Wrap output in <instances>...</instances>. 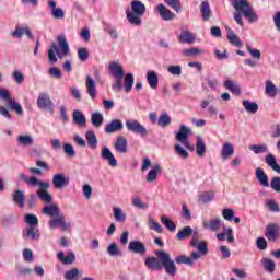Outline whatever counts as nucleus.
Here are the masks:
<instances>
[{"mask_svg": "<svg viewBox=\"0 0 280 280\" xmlns=\"http://www.w3.org/2000/svg\"><path fill=\"white\" fill-rule=\"evenodd\" d=\"M156 257L149 256L144 260V266L148 270H152L155 272H161V270H165L166 275L170 277H176V264L170 257V253L165 250H158L155 252Z\"/></svg>", "mask_w": 280, "mask_h": 280, "instance_id": "nucleus-1", "label": "nucleus"}, {"mask_svg": "<svg viewBox=\"0 0 280 280\" xmlns=\"http://www.w3.org/2000/svg\"><path fill=\"white\" fill-rule=\"evenodd\" d=\"M57 42L61 52H58V45L56 43L50 45V48L48 49V60L50 65H56L58 58H62V56H69V42H67V37H65V35H59ZM56 54L58 57H56Z\"/></svg>", "mask_w": 280, "mask_h": 280, "instance_id": "nucleus-2", "label": "nucleus"}, {"mask_svg": "<svg viewBox=\"0 0 280 280\" xmlns=\"http://www.w3.org/2000/svg\"><path fill=\"white\" fill-rule=\"evenodd\" d=\"M232 5L234 10L243 14L249 23H257V21H259V15H257V12H255L248 0H233Z\"/></svg>", "mask_w": 280, "mask_h": 280, "instance_id": "nucleus-3", "label": "nucleus"}, {"mask_svg": "<svg viewBox=\"0 0 280 280\" xmlns=\"http://www.w3.org/2000/svg\"><path fill=\"white\" fill-rule=\"evenodd\" d=\"M109 71L112 75L116 78L115 83L112 85L113 91H116V93H121V89H124V75H126L124 67L114 61L109 65Z\"/></svg>", "mask_w": 280, "mask_h": 280, "instance_id": "nucleus-4", "label": "nucleus"}, {"mask_svg": "<svg viewBox=\"0 0 280 280\" xmlns=\"http://www.w3.org/2000/svg\"><path fill=\"white\" fill-rule=\"evenodd\" d=\"M191 135V129H189L187 126L182 125L179 127L178 132L176 133V139L179 141V143H183L186 150H189L190 152H194L196 150V147L191 143H189V136Z\"/></svg>", "mask_w": 280, "mask_h": 280, "instance_id": "nucleus-5", "label": "nucleus"}, {"mask_svg": "<svg viewBox=\"0 0 280 280\" xmlns=\"http://www.w3.org/2000/svg\"><path fill=\"white\" fill-rule=\"evenodd\" d=\"M265 237L271 244H275L277 240H280V226L277 223H269L266 226Z\"/></svg>", "mask_w": 280, "mask_h": 280, "instance_id": "nucleus-6", "label": "nucleus"}, {"mask_svg": "<svg viewBox=\"0 0 280 280\" xmlns=\"http://www.w3.org/2000/svg\"><path fill=\"white\" fill-rule=\"evenodd\" d=\"M126 127L129 132H135V135H140V137H148V129L138 120H127Z\"/></svg>", "mask_w": 280, "mask_h": 280, "instance_id": "nucleus-7", "label": "nucleus"}, {"mask_svg": "<svg viewBox=\"0 0 280 280\" xmlns=\"http://www.w3.org/2000/svg\"><path fill=\"white\" fill-rule=\"evenodd\" d=\"M37 106L40 110H49V113L54 114V102L49 98V94L42 93L37 98Z\"/></svg>", "mask_w": 280, "mask_h": 280, "instance_id": "nucleus-8", "label": "nucleus"}, {"mask_svg": "<svg viewBox=\"0 0 280 280\" xmlns=\"http://www.w3.org/2000/svg\"><path fill=\"white\" fill-rule=\"evenodd\" d=\"M128 250L130 253H135L136 255H145L148 253V248H145V244H143L141 241H131L128 245Z\"/></svg>", "mask_w": 280, "mask_h": 280, "instance_id": "nucleus-9", "label": "nucleus"}, {"mask_svg": "<svg viewBox=\"0 0 280 280\" xmlns=\"http://www.w3.org/2000/svg\"><path fill=\"white\" fill-rule=\"evenodd\" d=\"M69 183V177L65 176L62 173L55 174L52 177V185L56 189H63Z\"/></svg>", "mask_w": 280, "mask_h": 280, "instance_id": "nucleus-10", "label": "nucleus"}, {"mask_svg": "<svg viewBox=\"0 0 280 280\" xmlns=\"http://www.w3.org/2000/svg\"><path fill=\"white\" fill-rule=\"evenodd\" d=\"M24 240H32L33 242H38L40 240V230L38 228L28 226L23 232Z\"/></svg>", "mask_w": 280, "mask_h": 280, "instance_id": "nucleus-11", "label": "nucleus"}, {"mask_svg": "<svg viewBox=\"0 0 280 280\" xmlns=\"http://www.w3.org/2000/svg\"><path fill=\"white\" fill-rule=\"evenodd\" d=\"M119 130H124V122L119 119H113L105 126L106 135H114V132H119Z\"/></svg>", "mask_w": 280, "mask_h": 280, "instance_id": "nucleus-12", "label": "nucleus"}, {"mask_svg": "<svg viewBox=\"0 0 280 280\" xmlns=\"http://www.w3.org/2000/svg\"><path fill=\"white\" fill-rule=\"evenodd\" d=\"M156 10L163 21H174V19H176V14L167 9L165 4H159Z\"/></svg>", "mask_w": 280, "mask_h": 280, "instance_id": "nucleus-13", "label": "nucleus"}, {"mask_svg": "<svg viewBox=\"0 0 280 280\" xmlns=\"http://www.w3.org/2000/svg\"><path fill=\"white\" fill-rule=\"evenodd\" d=\"M49 226L50 229H58V226H60L62 231H69V229H71V223L65 222V215L61 214L51 220Z\"/></svg>", "mask_w": 280, "mask_h": 280, "instance_id": "nucleus-14", "label": "nucleus"}, {"mask_svg": "<svg viewBox=\"0 0 280 280\" xmlns=\"http://www.w3.org/2000/svg\"><path fill=\"white\" fill-rule=\"evenodd\" d=\"M101 156L104 161H108L110 167H117V159H115V155L108 147H103Z\"/></svg>", "mask_w": 280, "mask_h": 280, "instance_id": "nucleus-15", "label": "nucleus"}, {"mask_svg": "<svg viewBox=\"0 0 280 280\" xmlns=\"http://www.w3.org/2000/svg\"><path fill=\"white\" fill-rule=\"evenodd\" d=\"M114 148L119 154H126V152H128V140L126 139V137H118L116 139V142L114 143Z\"/></svg>", "mask_w": 280, "mask_h": 280, "instance_id": "nucleus-16", "label": "nucleus"}, {"mask_svg": "<svg viewBox=\"0 0 280 280\" xmlns=\"http://www.w3.org/2000/svg\"><path fill=\"white\" fill-rule=\"evenodd\" d=\"M226 32H228V40L230 43V45H233V47H243V43L242 39H240V36H237L235 34V32L233 30H231V27L226 26Z\"/></svg>", "mask_w": 280, "mask_h": 280, "instance_id": "nucleus-17", "label": "nucleus"}, {"mask_svg": "<svg viewBox=\"0 0 280 280\" xmlns=\"http://www.w3.org/2000/svg\"><path fill=\"white\" fill-rule=\"evenodd\" d=\"M256 178L262 187H270V182L268 180V175L266 174L264 168H261V167L256 168Z\"/></svg>", "mask_w": 280, "mask_h": 280, "instance_id": "nucleus-18", "label": "nucleus"}, {"mask_svg": "<svg viewBox=\"0 0 280 280\" xmlns=\"http://www.w3.org/2000/svg\"><path fill=\"white\" fill-rule=\"evenodd\" d=\"M178 40L182 43V45H191L192 43H196V36L189 31H184L180 33Z\"/></svg>", "mask_w": 280, "mask_h": 280, "instance_id": "nucleus-19", "label": "nucleus"}, {"mask_svg": "<svg viewBox=\"0 0 280 280\" xmlns=\"http://www.w3.org/2000/svg\"><path fill=\"white\" fill-rule=\"evenodd\" d=\"M12 199L13 202H15V205H18L20 207V209H24L25 208V194H23V190H15L12 194Z\"/></svg>", "mask_w": 280, "mask_h": 280, "instance_id": "nucleus-20", "label": "nucleus"}, {"mask_svg": "<svg viewBox=\"0 0 280 280\" xmlns=\"http://www.w3.org/2000/svg\"><path fill=\"white\" fill-rule=\"evenodd\" d=\"M86 89L88 95H90L92 100H95V97H97V90L95 88V80L91 78V75L86 77Z\"/></svg>", "mask_w": 280, "mask_h": 280, "instance_id": "nucleus-21", "label": "nucleus"}, {"mask_svg": "<svg viewBox=\"0 0 280 280\" xmlns=\"http://www.w3.org/2000/svg\"><path fill=\"white\" fill-rule=\"evenodd\" d=\"M233 154H235V147H233V144L230 142H225L221 150L223 161H226V159H230V156H233Z\"/></svg>", "mask_w": 280, "mask_h": 280, "instance_id": "nucleus-22", "label": "nucleus"}, {"mask_svg": "<svg viewBox=\"0 0 280 280\" xmlns=\"http://www.w3.org/2000/svg\"><path fill=\"white\" fill-rule=\"evenodd\" d=\"M42 213L50 218H58L60 215V208L57 205H50L43 208Z\"/></svg>", "mask_w": 280, "mask_h": 280, "instance_id": "nucleus-23", "label": "nucleus"}, {"mask_svg": "<svg viewBox=\"0 0 280 280\" xmlns=\"http://www.w3.org/2000/svg\"><path fill=\"white\" fill-rule=\"evenodd\" d=\"M131 10L133 14H137L138 16H143L145 12V4H143L139 0H133L131 2Z\"/></svg>", "mask_w": 280, "mask_h": 280, "instance_id": "nucleus-24", "label": "nucleus"}, {"mask_svg": "<svg viewBox=\"0 0 280 280\" xmlns=\"http://www.w3.org/2000/svg\"><path fill=\"white\" fill-rule=\"evenodd\" d=\"M159 174H163V168H161V165L155 164L147 175V183H154Z\"/></svg>", "mask_w": 280, "mask_h": 280, "instance_id": "nucleus-25", "label": "nucleus"}, {"mask_svg": "<svg viewBox=\"0 0 280 280\" xmlns=\"http://www.w3.org/2000/svg\"><path fill=\"white\" fill-rule=\"evenodd\" d=\"M265 163L273 170V172H277V174H280V165L277 163V158L273 154H268L265 158Z\"/></svg>", "mask_w": 280, "mask_h": 280, "instance_id": "nucleus-26", "label": "nucleus"}, {"mask_svg": "<svg viewBox=\"0 0 280 280\" xmlns=\"http://www.w3.org/2000/svg\"><path fill=\"white\" fill-rule=\"evenodd\" d=\"M194 235V229L191 226L187 225L184 226L177 234H176V240L179 242H183V240H187V237H191Z\"/></svg>", "mask_w": 280, "mask_h": 280, "instance_id": "nucleus-27", "label": "nucleus"}, {"mask_svg": "<svg viewBox=\"0 0 280 280\" xmlns=\"http://www.w3.org/2000/svg\"><path fill=\"white\" fill-rule=\"evenodd\" d=\"M73 121L77 126H86V116L78 109L72 113Z\"/></svg>", "mask_w": 280, "mask_h": 280, "instance_id": "nucleus-28", "label": "nucleus"}, {"mask_svg": "<svg viewBox=\"0 0 280 280\" xmlns=\"http://www.w3.org/2000/svg\"><path fill=\"white\" fill-rule=\"evenodd\" d=\"M85 138L88 141L89 148H91L92 150H95V148H97V136H95V131L88 130L85 133Z\"/></svg>", "mask_w": 280, "mask_h": 280, "instance_id": "nucleus-29", "label": "nucleus"}, {"mask_svg": "<svg viewBox=\"0 0 280 280\" xmlns=\"http://www.w3.org/2000/svg\"><path fill=\"white\" fill-rule=\"evenodd\" d=\"M147 82L152 89L159 88V74L155 71H148L147 72Z\"/></svg>", "mask_w": 280, "mask_h": 280, "instance_id": "nucleus-30", "label": "nucleus"}, {"mask_svg": "<svg viewBox=\"0 0 280 280\" xmlns=\"http://www.w3.org/2000/svg\"><path fill=\"white\" fill-rule=\"evenodd\" d=\"M200 12L203 21H209V19H211V7L209 5V1L201 2Z\"/></svg>", "mask_w": 280, "mask_h": 280, "instance_id": "nucleus-31", "label": "nucleus"}, {"mask_svg": "<svg viewBox=\"0 0 280 280\" xmlns=\"http://www.w3.org/2000/svg\"><path fill=\"white\" fill-rule=\"evenodd\" d=\"M261 265L264 267V270H266L267 272H270L271 275L272 272H275V269L277 268V264H275V260L270 258H264L261 260Z\"/></svg>", "mask_w": 280, "mask_h": 280, "instance_id": "nucleus-32", "label": "nucleus"}, {"mask_svg": "<svg viewBox=\"0 0 280 280\" xmlns=\"http://www.w3.org/2000/svg\"><path fill=\"white\" fill-rule=\"evenodd\" d=\"M126 14H127V21H129L131 25H136V26L141 25L142 23L140 18L141 15L132 13L131 11H126Z\"/></svg>", "mask_w": 280, "mask_h": 280, "instance_id": "nucleus-33", "label": "nucleus"}, {"mask_svg": "<svg viewBox=\"0 0 280 280\" xmlns=\"http://www.w3.org/2000/svg\"><path fill=\"white\" fill-rule=\"evenodd\" d=\"M172 124V118L167 113H163L158 119V126L160 128H167Z\"/></svg>", "mask_w": 280, "mask_h": 280, "instance_id": "nucleus-34", "label": "nucleus"}, {"mask_svg": "<svg viewBox=\"0 0 280 280\" xmlns=\"http://www.w3.org/2000/svg\"><path fill=\"white\" fill-rule=\"evenodd\" d=\"M125 91L130 93L132 91V86H135V75L132 73H127L125 75Z\"/></svg>", "mask_w": 280, "mask_h": 280, "instance_id": "nucleus-35", "label": "nucleus"}, {"mask_svg": "<svg viewBox=\"0 0 280 280\" xmlns=\"http://www.w3.org/2000/svg\"><path fill=\"white\" fill-rule=\"evenodd\" d=\"M92 126L100 128L104 124V115L101 113H93L91 116Z\"/></svg>", "mask_w": 280, "mask_h": 280, "instance_id": "nucleus-36", "label": "nucleus"}, {"mask_svg": "<svg viewBox=\"0 0 280 280\" xmlns=\"http://www.w3.org/2000/svg\"><path fill=\"white\" fill-rule=\"evenodd\" d=\"M243 106L247 113H257L259 110V105L255 102H250L248 100L243 101Z\"/></svg>", "mask_w": 280, "mask_h": 280, "instance_id": "nucleus-37", "label": "nucleus"}, {"mask_svg": "<svg viewBox=\"0 0 280 280\" xmlns=\"http://www.w3.org/2000/svg\"><path fill=\"white\" fill-rule=\"evenodd\" d=\"M265 93L269 95V97H277V86L275 85V83H272V81H266Z\"/></svg>", "mask_w": 280, "mask_h": 280, "instance_id": "nucleus-38", "label": "nucleus"}, {"mask_svg": "<svg viewBox=\"0 0 280 280\" xmlns=\"http://www.w3.org/2000/svg\"><path fill=\"white\" fill-rule=\"evenodd\" d=\"M37 196L43 202H47L48 205H51V202H54V197L47 190H38Z\"/></svg>", "mask_w": 280, "mask_h": 280, "instance_id": "nucleus-39", "label": "nucleus"}, {"mask_svg": "<svg viewBox=\"0 0 280 280\" xmlns=\"http://www.w3.org/2000/svg\"><path fill=\"white\" fill-rule=\"evenodd\" d=\"M207 152V144H205V140L200 136H197V154L198 156H205Z\"/></svg>", "mask_w": 280, "mask_h": 280, "instance_id": "nucleus-40", "label": "nucleus"}, {"mask_svg": "<svg viewBox=\"0 0 280 280\" xmlns=\"http://www.w3.org/2000/svg\"><path fill=\"white\" fill-rule=\"evenodd\" d=\"M161 222L168 231H171V233H174V231H176V223H174V221H172L170 218L163 215L161 217Z\"/></svg>", "mask_w": 280, "mask_h": 280, "instance_id": "nucleus-41", "label": "nucleus"}, {"mask_svg": "<svg viewBox=\"0 0 280 280\" xmlns=\"http://www.w3.org/2000/svg\"><path fill=\"white\" fill-rule=\"evenodd\" d=\"M223 86H225V89H229V91H231V93H233L234 95H240V93H242L240 86L235 85V83H233V81L231 80H226L223 83Z\"/></svg>", "mask_w": 280, "mask_h": 280, "instance_id": "nucleus-42", "label": "nucleus"}, {"mask_svg": "<svg viewBox=\"0 0 280 280\" xmlns=\"http://www.w3.org/2000/svg\"><path fill=\"white\" fill-rule=\"evenodd\" d=\"M107 253H108V255H110L112 257H121V250H120L119 247L117 246V243H112V244L107 247Z\"/></svg>", "mask_w": 280, "mask_h": 280, "instance_id": "nucleus-43", "label": "nucleus"}, {"mask_svg": "<svg viewBox=\"0 0 280 280\" xmlns=\"http://www.w3.org/2000/svg\"><path fill=\"white\" fill-rule=\"evenodd\" d=\"M176 264H186L187 266H194V259L185 255H179L175 258Z\"/></svg>", "mask_w": 280, "mask_h": 280, "instance_id": "nucleus-44", "label": "nucleus"}, {"mask_svg": "<svg viewBox=\"0 0 280 280\" xmlns=\"http://www.w3.org/2000/svg\"><path fill=\"white\" fill-rule=\"evenodd\" d=\"M149 229L156 233H163V226H161L159 222L154 221L152 217L149 218Z\"/></svg>", "mask_w": 280, "mask_h": 280, "instance_id": "nucleus-45", "label": "nucleus"}, {"mask_svg": "<svg viewBox=\"0 0 280 280\" xmlns=\"http://www.w3.org/2000/svg\"><path fill=\"white\" fill-rule=\"evenodd\" d=\"M20 178H21V180H23V183H25L28 187H36V177L32 176V177L27 178V175H25V173H21V174H20Z\"/></svg>", "mask_w": 280, "mask_h": 280, "instance_id": "nucleus-46", "label": "nucleus"}, {"mask_svg": "<svg viewBox=\"0 0 280 280\" xmlns=\"http://www.w3.org/2000/svg\"><path fill=\"white\" fill-rule=\"evenodd\" d=\"M213 198H215L213 191H206L199 196V199L201 200V202H203V205L213 201Z\"/></svg>", "mask_w": 280, "mask_h": 280, "instance_id": "nucleus-47", "label": "nucleus"}, {"mask_svg": "<svg viewBox=\"0 0 280 280\" xmlns=\"http://www.w3.org/2000/svg\"><path fill=\"white\" fill-rule=\"evenodd\" d=\"M249 150L254 154H264L265 152H268V148L264 144H254V145L249 147Z\"/></svg>", "mask_w": 280, "mask_h": 280, "instance_id": "nucleus-48", "label": "nucleus"}, {"mask_svg": "<svg viewBox=\"0 0 280 280\" xmlns=\"http://www.w3.org/2000/svg\"><path fill=\"white\" fill-rule=\"evenodd\" d=\"M25 222L28 226L38 228V217L35 214H26Z\"/></svg>", "mask_w": 280, "mask_h": 280, "instance_id": "nucleus-49", "label": "nucleus"}, {"mask_svg": "<svg viewBox=\"0 0 280 280\" xmlns=\"http://www.w3.org/2000/svg\"><path fill=\"white\" fill-rule=\"evenodd\" d=\"M222 215L224 220H228V222H233V219L235 218V210L230 208L223 209Z\"/></svg>", "mask_w": 280, "mask_h": 280, "instance_id": "nucleus-50", "label": "nucleus"}, {"mask_svg": "<svg viewBox=\"0 0 280 280\" xmlns=\"http://www.w3.org/2000/svg\"><path fill=\"white\" fill-rule=\"evenodd\" d=\"M114 218L116 222H126V214H124L121 208H114Z\"/></svg>", "mask_w": 280, "mask_h": 280, "instance_id": "nucleus-51", "label": "nucleus"}, {"mask_svg": "<svg viewBox=\"0 0 280 280\" xmlns=\"http://www.w3.org/2000/svg\"><path fill=\"white\" fill-rule=\"evenodd\" d=\"M164 2L166 3V5H170V8H173L175 12H180V0H164Z\"/></svg>", "mask_w": 280, "mask_h": 280, "instance_id": "nucleus-52", "label": "nucleus"}, {"mask_svg": "<svg viewBox=\"0 0 280 280\" xmlns=\"http://www.w3.org/2000/svg\"><path fill=\"white\" fill-rule=\"evenodd\" d=\"M63 152L70 159H73V156H75V149L73 148V144H69V143L63 144Z\"/></svg>", "mask_w": 280, "mask_h": 280, "instance_id": "nucleus-53", "label": "nucleus"}, {"mask_svg": "<svg viewBox=\"0 0 280 280\" xmlns=\"http://www.w3.org/2000/svg\"><path fill=\"white\" fill-rule=\"evenodd\" d=\"M48 73L49 75H51V78H56V80L62 79V71L60 70V68L52 67L48 70Z\"/></svg>", "mask_w": 280, "mask_h": 280, "instance_id": "nucleus-54", "label": "nucleus"}, {"mask_svg": "<svg viewBox=\"0 0 280 280\" xmlns=\"http://www.w3.org/2000/svg\"><path fill=\"white\" fill-rule=\"evenodd\" d=\"M104 31L107 32V34H109L110 38L113 39L119 38V34L117 33V30L113 28L110 24H105Z\"/></svg>", "mask_w": 280, "mask_h": 280, "instance_id": "nucleus-55", "label": "nucleus"}, {"mask_svg": "<svg viewBox=\"0 0 280 280\" xmlns=\"http://www.w3.org/2000/svg\"><path fill=\"white\" fill-rule=\"evenodd\" d=\"M78 56H79V60L81 62H86V60H89V49L88 48H79Z\"/></svg>", "mask_w": 280, "mask_h": 280, "instance_id": "nucleus-56", "label": "nucleus"}, {"mask_svg": "<svg viewBox=\"0 0 280 280\" xmlns=\"http://www.w3.org/2000/svg\"><path fill=\"white\" fill-rule=\"evenodd\" d=\"M9 103H10V110H15L18 115H23V106H21V103H16L12 100Z\"/></svg>", "mask_w": 280, "mask_h": 280, "instance_id": "nucleus-57", "label": "nucleus"}, {"mask_svg": "<svg viewBox=\"0 0 280 280\" xmlns=\"http://www.w3.org/2000/svg\"><path fill=\"white\" fill-rule=\"evenodd\" d=\"M202 50L196 48V47H191V48H188V49H184L183 54L184 56L186 57H191V56H198V54H201Z\"/></svg>", "mask_w": 280, "mask_h": 280, "instance_id": "nucleus-58", "label": "nucleus"}, {"mask_svg": "<svg viewBox=\"0 0 280 280\" xmlns=\"http://www.w3.org/2000/svg\"><path fill=\"white\" fill-rule=\"evenodd\" d=\"M182 218H184V220H191V211L187 207V203H183L182 206Z\"/></svg>", "mask_w": 280, "mask_h": 280, "instance_id": "nucleus-59", "label": "nucleus"}, {"mask_svg": "<svg viewBox=\"0 0 280 280\" xmlns=\"http://www.w3.org/2000/svg\"><path fill=\"white\" fill-rule=\"evenodd\" d=\"M78 275H80V271L78 270V268H73L69 271H66L65 279L72 280V279H75V277H78Z\"/></svg>", "mask_w": 280, "mask_h": 280, "instance_id": "nucleus-60", "label": "nucleus"}, {"mask_svg": "<svg viewBox=\"0 0 280 280\" xmlns=\"http://www.w3.org/2000/svg\"><path fill=\"white\" fill-rule=\"evenodd\" d=\"M197 248H198L200 255H207L209 253V246L207 245V242H205V241L199 242V244L197 245Z\"/></svg>", "mask_w": 280, "mask_h": 280, "instance_id": "nucleus-61", "label": "nucleus"}, {"mask_svg": "<svg viewBox=\"0 0 280 280\" xmlns=\"http://www.w3.org/2000/svg\"><path fill=\"white\" fill-rule=\"evenodd\" d=\"M271 189H273V191H277L278 194H280V177L276 176L271 179Z\"/></svg>", "mask_w": 280, "mask_h": 280, "instance_id": "nucleus-62", "label": "nucleus"}, {"mask_svg": "<svg viewBox=\"0 0 280 280\" xmlns=\"http://www.w3.org/2000/svg\"><path fill=\"white\" fill-rule=\"evenodd\" d=\"M209 226L211 231H220V226H222V221H220V219L210 220Z\"/></svg>", "mask_w": 280, "mask_h": 280, "instance_id": "nucleus-63", "label": "nucleus"}, {"mask_svg": "<svg viewBox=\"0 0 280 280\" xmlns=\"http://www.w3.org/2000/svg\"><path fill=\"white\" fill-rule=\"evenodd\" d=\"M73 261H75V254H73V252H69L63 258V264L71 266Z\"/></svg>", "mask_w": 280, "mask_h": 280, "instance_id": "nucleus-64", "label": "nucleus"}]
</instances>
